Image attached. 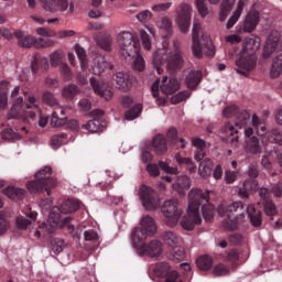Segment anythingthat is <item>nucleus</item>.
Returning <instances> with one entry per match:
<instances>
[{
	"mask_svg": "<svg viewBox=\"0 0 282 282\" xmlns=\"http://www.w3.org/2000/svg\"><path fill=\"white\" fill-rule=\"evenodd\" d=\"M167 139L171 140L173 144H178L180 149H184V147H186L184 139H177V129L175 128H171L167 131Z\"/></svg>",
	"mask_w": 282,
	"mask_h": 282,
	"instance_id": "de8ad7c7",
	"label": "nucleus"
},
{
	"mask_svg": "<svg viewBox=\"0 0 282 282\" xmlns=\"http://www.w3.org/2000/svg\"><path fill=\"white\" fill-rule=\"evenodd\" d=\"M153 149L158 155H162V153H166V139H164V135L159 134L153 140Z\"/></svg>",
	"mask_w": 282,
	"mask_h": 282,
	"instance_id": "e433bc0d",
	"label": "nucleus"
},
{
	"mask_svg": "<svg viewBox=\"0 0 282 282\" xmlns=\"http://www.w3.org/2000/svg\"><path fill=\"white\" fill-rule=\"evenodd\" d=\"M192 52L196 58H202L204 54L215 56V46L210 36L202 31L199 24H194L192 30Z\"/></svg>",
	"mask_w": 282,
	"mask_h": 282,
	"instance_id": "7ed1b4c3",
	"label": "nucleus"
},
{
	"mask_svg": "<svg viewBox=\"0 0 282 282\" xmlns=\"http://www.w3.org/2000/svg\"><path fill=\"white\" fill-rule=\"evenodd\" d=\"M50 63L52 67H58L63 63V52L54 51L50 54Z\"/></svg>",
	"mask_w": 282,
	"mask_h": 282,
	"instance_id": "5fc2aeb1",
	"label": "nucleus"
},
{
	"mask_svg": "<svg viewBox=\"0 0 282 282\" xmlns=\"http://www.w3.org/2000/svg\"><path fill=\"white\" fill-rule=\"evenodd\" d=\"M51 246L54 254H61V251L65 248V241H63V239L55 238L51 241Z\"/></svg>",
	"mask_w": 282,
	"mask_h": 282,
	"instance_id": "bf43d9fd",
	"label": "nucleus"
},
{
	"mask_svg": "<svg viewBox=\"0 0 282 282\" xmlns=\"http://www.w3.org/2000/svg\"><path fill=\"white\" fill-rule=\"evenodd\" d=\"M200 80H202V72L192 70L186 76L185 83L189 89H195V87L199 85Z\"/></svg>",
	"mask_w": 282,
	"mask_h": 282,
	"instance_id": "c9c22d12",
	"label": "nucleus"
},
{
	"mask_svg": "<svg viewBox=\"0 0 282 282\" xmlns=\"http://www.w3.org/2000/svg\"><path fill=\"white\" fill-rule=\"evenodd\" d=\"M141 254H147L152 259H160L162 252H164V247L160 240H152L148 245H143L142 249L139 251Z\"/></svg>",
	"mask_w": 282,
	"mask_h": 282,
	"instance_id": "a211bd4d",
	"label": "nucleus"
},
{
	"mask_svg": "<svg viewBox=\"0 0 282 282\" xmlns=\"http://www.w3.org/2000/svg\"><path fill=\"white\" fill-rule=\"evenodd\" d=\"M256 182L246 181L243 186L238 189V196L241 199H248L250 197L251 185H256Z\"/></svg>",
	"mask_w": 282,
	"mask_h": 282,
	"instance_id": "864d4df0",
	"label": "nucleus"
},
{
	"mask_svg": "<svg viewBox=\"0 0 282 282\" xmlns=\"http://www.w3.org/2000/svg\"><path fill=\"white\" fill-rule=\"evenodd\" d=\"M95 41L101 50L109 52L111 50V45L113 43V39L109 33H100L95 37Z\"/></svg>",
	"mask_w": 282,
	"mask_h": 282,
	"instance_id": "7c9ffc66",
	"label": "nucleus"
},
{
	"mask_svg": "<svg viewBox=\"0 0 282 282\" xmlns=\"http://www.w3.org/2000/svg\"><path fill=\"white\" fill-rule=\"evenodd\" d=\"M137 19L140 23H149L153 19V13L150 10H143L137 14Z\"/></svg>",
	"mask_w": 282,
	"mask_h": 282,
	"instance_id": "774afa93",
	"label": "nucleus"
},
{
	"mask_svg": "<svg viewBox=\"0 0 282 282\" xmlns=\"http://www.w3.org/2000/svg\"><path fill=\"white\" fill-rule=\"evenodd\" d=\"M42 100L45 102V105H48V107H56L58 105V99L54 96V94L50 91H44L42 95Z\"/></svg>",
	"mask_w": 282,
	"mask_h": 282,
	"instance_id": "4d7b16f0",
	"label": "nucleus"
},
{
	"mask_svg": "<svg viewBox=\"0 0 282 282\" xmlns=\"http://www.w3.org/2000/svg\"><path fill=\"white\" fill-rule=\"evenodd\" d=\"M3 193L7 197H9V199H21V197L25 195V189L9 186L6 189H3Z\"/></svg>",
	"mask_w": 282,
	"mask_h": 282,
	"instance_id": "37998d69",
	"label": "nucleus"
},
{
	"mask_svg": "<svg viewBox=\"0 0 282 282\" xmlns=\"http://www.w3.org/2000/svg\"><path fill=\"white\" fill-rule=\"evenodd\" d=\"M141 230H144L149 236L155 235L158 232V225L155 224V220L151 216H143L141 218Z\"/></svg>",
	"mask_w": 282,
	"mask_h": 282,
	"instance_id": "c756f323",
	"label": "nucleus"
},
{
	"mask_svg": "<svg viewBox=\"0 0 282 282\" xmlns=\"http://www.w3.org/2000/svg\"><path fill=\"white\" fill-rule=\"evenodd\" d=\"M40 3L46 12H67L72 14L75 10L74 1L70 0H40Z\"/></svg>",
	"mask_w": 282,
	"mask_h": 282,
	"instance_id": "4468645a",
	"label": "nucleus"
},
{
	"mask_svg": "<svg viewBox=\"0 0 282 282\" xmlns=\"http://www.w3.org/2000/svg\"><path fill=\"white\" fill-rule=\"evenodd\" d=\"M184 63L180 42L174 41L173 44L158 48L152 58V65L156 74H162V65L166 64L167 69H177Z\"/></svg>",
	"mask_w": 282,
	"mask_h": 282,
	"instance_id": "f03ea898",
	"label": "nucleus"
},
{
	"mask_svg": "<svg viewBox=\"0 0 282 282\" xmlns=\"http://www.w3.org/2000/svg\"><path fill=\"white\" fill-rule=\"evenodd\" d=\"M236 67H238L236 68V72L237 74H240V76H250V72L257 67V55L241 53V56L236 59Z\"/></svg>",
	"mask_w": 282,
	"mask_h": 282,
	"instance_id": "2eb2a0df",
	"label": "nucleus"
},
{
	"mask_svg": "<svg viewBox=\"0 0 282 282\" xmlns=\"http://www.w3.org/2000/svg\"><path fill=\"white\" fill-rule=\"evenodd\" d=\"M148 237L149 235L144 229L135 228L132 232V246L140 251L147 245L145 241Z\"/></svg>",
	"mask_w": 282,
	"mask_h": 282,
	"instance_id": "cd10ccee",
	"label": "nucleus"
},
{
	"mask_svg": "<svg viewBox=\"0 0 282 282\" xmlns=\"http://www.w3.org/2000/svg\"><path fill=\"white\" fill-rule=\"evenodd\" d=\"M198 174L200 177H210L213 175V160L206 158L199 163Z\"/></svg>",
	"mask_w": 282,
	"mask_h": 282,
	"instance_id": "f704fd0d",
	"label": "nucleus"
},
{
	"mask_svg": "<svg viewBox=\"0 0 282 282\" xmlns=\"http://www.w3.org/2000/svg\"><path fill=\"white\" fill-rule=\"evenodd\" d=\"M58 213V206L51 209L47 221L42 223L34 231L33 236L35 239H42V237H47V235H54L58 228H65V221H68L69 218L61 221V216Z\"/></svg>",
	"mask_w": 282,
	"mask_h": 282,
	"instance_id": "20e7f679",
	"label": "nucleus"
},
{
	"mask_svg": "<svg viewBox=\"0 0 282 282\" xmlns=\"http://www.w3.org/2000/svg\"><path fill=\"white\" fill-rule=\"evenodd\" d=\"M210 192L203 193L202 189H191L188 194L187 214L181 221L184 230H193L195 226L202 224V216L199 215V207L202 206L203 218L205 221H213L215 217V206L209 203Z\"/></svg>",
	"mask_w": 282,
	"mask_h": 282,
	"instance_id": "f257e3e1",
	"label": "nucleus"
},
{
	"mask_svg": "<svg viewBox=\"0 0 282 282\" xmlns=\"http://www.w3.org/2000/svg\"><path fill=\"white\" fill-rule=\"evenodd\" d=\"M166 257H169L172 261H182L184 257H186V252L184 248L180 246L171 247L166 250Z\"/></svg>",
	"mask_w": 282,
	"mask_h": 282,
	"instance_id": "72a5a7b5",
	"label": "nucleus"
},
{
	"mask_svg": "<svg viewBox=\"0 0 282 282\" xmlns=\"http://www.w3.org/2000/svg\"><path fill=\"white\" fill-rule=\"evenodd\" d=\"M246 3H248V0H238L236 10L226 23L227 30H230V28L239 21L243 12V8H246Z\"/></svg>",
	"mask_w": 282,
	"mask_h": 282,
	"instance_id": "c85d7f7f",
	"label": "nucleus"
},
{
	"mask_svg": "<svg viewBox=\"0 0 282 282\" xmlns=\"http://www.w3.org/2000/svg\"><path fill=\"white\" fill-rule=\"evenodd\" d=\"M246 149L249 153H261V145L259 144V139L257 137H252L251 139H249V141H247Z\"/></svg>",
	"mask_w": 282,
	"mask_h": 282,
	"instance_id": "8fccbe9b",
	"label": "nucleus"
},
{
	"mask_svg": "<svg viewBox=\"0 0 282 282\" xmlns=\"http://www.w3.org/2000/svg\"><path fill=\"white\" fill-rule=\"evenodd\" d=\"M278 45H279V37H275L274 40H272V36H269V39L265 42L262 56L264 58H270V55L273 54Z\"/></svg>",
	"mask_w": 282,
	"mask_h": 282,
	"instance_id": "a19ab883",
	"label": "nucleus"
},
{
	"mask_svg": "<svg viewBox=\"0 0 282 282\" xmlns=\"http://www.w3.org/2000/svg\"><path fill=\"white\" fill-rule=\"evenodd\" d=\"M66 142H67V134L58 133L51 137L50 145L52 147V149L56 150V149H61V147H63V144H65Z\"/></svg>",
	"mask_w": 282,
	"mask_h": 282,
	"instance_id": "c03bdc74",
	"label": "nucleus"
},
{
	"mask_svg": "<svg viewBox=\"0 0 282 282\" xmlns=\"http://www.w3.org/2000/svg\"><path fill=\"white\" fill-rule=\"evenodd\" d=\"M161 212L164 217V223L170 228L177 226L180 217H182V209L180 208V200L170 198L163 202Z\"/></svg>",
	"mask_w": 282,
	"mask_h": 282,
	"instance_id": "9d476101",
	"label": "nucleus"
},
{
	"mask_svg": "<svg viewBox=\"0 0 282 282\" xmlns=\"http://www.w3.org/2000/svg\"><path fill=\"white\" fill-rule=\"evenodd\" d=\"M163 240L169 248H174L177 246V243H180V238L173 231H165L163 235Z\"/></svg>",
	"mask_w": 282,
	"mask_h": 282,
	"instance_id": "49530a36",
	"label": "nucleus"
},
{
	"mask_svg": "<svg viewBox=\"0 0 282 282\" xmlns=\"http://www.w3.org/2000/svg\"><path fill=\"white\" fill-rule=\"evenodd\" d=\"M237 121L236 126H232L230 123H226L223 131L227 135H235V133H239V129L243 127L250 120V113H248L246 110H241L238 108V112L236 115Z\"/></svg>",
	"mask_w": 282,
	"mask_h": 282,
	"instance_id": "dca6fc26",
	"label": "nucleus"
},
{
	"mask_svg": "<svg viewBox=\"0 0 282 282\" xmlns=\"http://www.w3.org/2000/svg\"><path fill=\"white\" fill-rule=\"evenodd\" d=\"M50 67V59L47 57H35V59L32 63V72L36 74L39 69L41 72H47V68Z\"/></svg>",
	"mask_w": 282,
	"mask_h": 282,
	"instance_id": "4c0bfd02",
	"label": "nucleus"
},
{
	"mask_svg": "<svg viewBox=\"0 0 282 282\" xmlns=\"http://www.w3.org/2000/svg\"><path fill=\"white\" fill-rule=\"evenodd\" d=\"M160 89L163 94L171 96V94H175L180 89V82L175 78L163 77Z\"/></svg>",
	"mask_w": 282,
	"mask_h": 282,
	"instance_id": "a878e982",
	"label": "nucleus"
},
{
	"mask_svg": "<svg viewBox=\"0 0 282 282\" xmlns=\"http://www.w3.org/2000/svg\"><path fill=\"white\" fill-rule=\"evenodd\" d=\"M52 167L46 166L43 170H40L35 174V181L29 182L26 184V188L30 193H41V191H46L47 195H50V188H54L56 186V181L52 177Z\"/></svg>",
	"mask_w": 282,
	"mask_h": 282,
	"instance_id": "39448f33",
	"label": "nucleus"
},
{
	"mask_svg": "<svg viewBox=\"0 0 282 282\" xmlns=\"http://www.w3.org/2000/svg\"><path fill=\"white\" fill-rule=\"evenodd\" d=\"M194 3L196 10H198L199 17H202V19H206L210 13V10H208V6L206 4V0H195Z\"/></svg>",
	"mask_w": 282,
	"mask_h": 282,
	"instance_id": "3c124183",
	"label": "nucleus"
},
{
	"mask_svg": "<svg viewBox=\"0 0 282 282\" xmlns=\"http://www.w3.org/2000/svg\"><path fill=\"white\" fill-rule=\"evenodd\" d=\"M77 208H80V200L78 199H67L62 204V207L58 208L59 221H64V219H68L65 221L64 228H67L68 230H74V225L69 224V220L72 218L69 217L61 218V213H64V215H67V213H75Z\"/></svg>",
	"mask_w": 282,
	"mask_h": 282,
	"instance_id": "f3484780",
	"label": "nucleus"
},
{
	"mask_svg": "<svg viewBox=\"0 0 282 282\" xmlns=\"http://www.w3.org/2000/svg\"><path fill=\"white\" fill-rule=\"evenodd\" d=\"M246 210L252 226H254L256 228H259V226H261L262 224L261 212H257V209L254 208V205L247 206Z\"/></svg>",
	"mask_w": 282,
	"mask_h": 282,
	"instance_id": "473e14b6",
	"label": "nucleus"
},
{
	"mask_svg": "<svg viewBox=\"0 0 282 282\" xmlns=\"http://www.w3.org/2000/svg\"><path fill=\"white\" fill-rule=\"evenodd\" d=\"M83 127L84 129H86V131H89L90 133H98V131H100V121L94 119L88 121Z\"/></svg>",
	"mask_w": 282,
	"mask_h": 282,
	"instance_id": "0e129e2a",
	"label": "nucleus"
},
{
	"mask_svg": "<svg viewBox=\"0 0 282 282\" xmlns=\"http://www.w3.org/2000/svg\"><path fill=\"white\" fill-rule=\"evenodd\" d=\"M252 127L256 129L258 135H264L262 142L268 144V142H275L276 144H282V134L279 129H273L270 132H265V122L261 121L257 115L251 117Z\"/></svg>",
	"mask_w": 282,
	"mask_h": 282,
	"instance_id": "9b49d317",
	"label": "nucleus"
},
{
	"mask_svg": "<svg viewBox=\"0 0 282 282\" xmlns=\"http://www.w3.org/2000/svg\"><path fill=\"white\" fill-rule=\"evenodd\" d=\"M197 265H198L199 270H203L206 272V271L210 270V268H213V258H210L208 256H203L197 259Z\"/></svg>",
	"mask_w": 282,
	"mask_h": 282,
	"instance_id": "603ef678",
	"label": "nucleus"
},
{
	"mask_svg": "<svg viewBox=\"0 0 282 282\" xmlns=\"http://www.w3.org/2000/svg\"><path fill=\"white\" fill-rule=\"evenodd\" d=\"M166 264H160L159 267L154 268V272L156 276H165V282H184L182 281V276L175 270L166 271Z\"/></svg>",
	"mask_w": 282,
	"mask_h": 282,
	"instance_id": "5701e85b",
	"label": "nucleus"
},
{
	"mask_svg": "<svg viewBox=\"0 0 282 282\" xmlns=\"http://www.w3.org/2000/svg\"><path fill=\"white\" fill-rule=\"evenodd\" d=\"M80 94V89L76 85H67L62 90V96L65 100H74Z\"/></svg>",
	"mask_w": 282,
	"mask_h": 282,
	"instance_id": "58836bf2",
	"label": "nucleus"
},
{
	"mask_svg": "<svg viewBox=\"0 0 282 282\" xmlns=\"http://www.w3.org/2000/svg\"><path fill=\"white\" fill-rule=\"evenodd\" d=\"M185 188H191V178L186 175L178 176L176 183L173 184V189L182 193Z\"/></svg>",
	"mask_w": 282,
	"mask_h": 282,
	"instance_id": "79ce46f5",
	"label": "nucleus"
},
{
	"mask_svg": "<svg viewBox=\"0 0 282 282\" xmlns=\"http://www.w3.org/2000/svg\"><path fill=\"white\" fill-rule=\"evenodd\" d=\"M67 123V118L65 117V108L58 104L53 107V112L51 117V126L54 129L64 127Z\"/></svg>",
	"mask_w": 282,
	"mask_h": 282,
	"instance_id": "412c9836",
	"label": "nucleus"
},
{
	"mask_svg": "<svg viewBox=\"0 0 282 282\" xmlns=\"http://www.w3.org/2000/svg\"><path fill=\"white\" fill-rule=\"evenodd\" d=\"M142 113V105L138 104L134 108L126 112V120H135Z\"/></svg>",
	"mask_w": 282,
	"mask_h": 282,
	"instance_id": "69168bd1",
	"label": "nucleus"
},
{
	"mask_svg": "<svg viewBox=\"0 0 282 282\" xmlns=\"http://www.w3.org/2000/svg\"><path fill=\"white\" fill-rule=\"evenodd\" d=\"M282 74V54L278 55L272 64L271 67L269 69V76L270 78H272L273 80L279 78Z\"/></svg>",
	"mask_w": 282,
	"mask_h": 282,
	"instance_id": "2f4dec72",
	"label": "nucleus"
},
{
	"mask_svg": "<svg viewBox=\"0 0 282 282\" xmlns=\"http://www.w3.org/2000/svg\"><path fill=\"white\" fill-rule=\"evenodd\" d=\"M130 61H133L132 67L137 72H142L144 69V57H142L139 52H137V54Z\"/></svg>",
	"mask_w": 282,
	"mask_h": 282,
	"instance_id": "13d9d810",
	"label": "nucleus"
},
{
	"mask_svg": "<svg viewBox=\"0 0 282 282\" xmlns=\"http://www.w3.org/2000/svg\"><path fill=\"white\" fill-rule=\"evenodd\" d=\"M159 166L162 171H164L167 175H177L180 170L177 167L171 166L166 161H160Z\"/></svg>",
	"mask_w": 282,
	"mask_h": 282,
	"instance_id": "6e6d98bb",
	"label": "nucleus"
},
{
	"mask_svg": "<svg viewBox=\"0 0 282 282\" xmlns=\"http://www.w3.org/2000/svg\"><path fill=\"white\" fill-rule=\"evenodd\" d=\"M176 17L175 23L178 26V30L186 34L191 29V21L193 19V6L183 2L176 7Z\"/></svg>",
	"mask_w": 282,
	"mask_h": 282,
	"instance_id": "f8f14e48",
	"label": "nucleus"
},
{
	"mask_svg": "<svg viewBox=\"0 0 282 282\" xmlns=\"http://www.w3.org/2000/svg\"><path fill=\"white\" fill-rule=\"evenodd\" d=\"M40 106H25L23 97H19L14 100L13 107L10 110L9 118H21L22 120H34L36 116H40Z\"/></svg>",
	"mask_w": 282,
	"mask_h": 282,
	"instance_id": "1a4fd4ad",
	"label": "nucleus"
},
{
	"mask_svg": "<svg viewBox=\"0 0 282 282\" xmlns=\"http://www.w3.org/2000/svg\"><path fill=\"white\" fill-rule=\"evenodd\" d=\"M259 25V11H250L242 24L241 32H253Z\"/></svg>",
	"mask_w": 282,
	"mask_h": 282,
	"instance_id": "393cba45",
	"label": "nucleus"
},
{
	"mask_svg": "<svg viewBox=\"0 0 282 282\" xmlns=\"http://www.w3.org/2000/svg\"><path fill=\"white\" fill-rule=\"evenodd\" d=\"M214 276H226V274H230V269L225 264H218L213 270Z\"/></svg>",
	"mask_w": 282,
	"mask_h": 282,
	"instance_id": "338daca9",
	"label": "nucleus"
},
{
	"mask_svg": "<svg viewBox=\"0 0 282 282\" xmlns=\"http://www.w3.org/2000/svg\"><path fill=\"white\" fill-rule=\"evenodd\" d=\"M107 69H111V65L107 63L105 56L100 54H95L89 72L95 76H101L102 74H105V72H107Z\"/></svg>",
	"mask_w": 282,
	"mask_h": 282,
	"instance_id": "6ab92c4d",
	"label": "nucleus"
},
{
	"mask_svg": "<svg viewBox=\"0 0 282 282\" xmlns=\"http://www.w3.org/2000/svg\"><path fill=\"white\" fill-rule=\"evenodd\" d=\"M120 45V54L126 61H131L138 52H140V44L135 42L133 34L129 31H122L118 34Z\"/></svg>",
	"mask_w": 282,
	"mask_h": 282,
	"instance_id": "6e6552de",
	"label": "nucleus"
},
{
	"mask_svg": "<svg viewBox=\"0 0 282 282\" xmlns=\"http://www.w3.org/2000/svg\"><path fill=\"white\" fill-rule=\"evenodd\" d=\"M39 217V213L36 212H29L25 216H17L15 217V226L18 230H28L34 221H36Z\"/></svg>",
	"mask_w": 282,
	"mask_h": 282,
	"instance_id": "4be33fe9",
	"label": "nucleus"
},
{
	"mask_svg": "<svg viewBox=\"0 0 282 282\" xmlns=\"http://www.w3.org/2000/svg\"><path fill=\"white\" fill-rule=\"evenodd\" d=\"M237 0H224L220 4V12H219V21H224L225 19L228 18V14H230V10H232V6Z\"/></svg>",
	"mask_w": 282,
	"mask_h": 282,
	"instance_id": "ea45409f",
	"label": "nucleus"
},
{
	"mask_svg": "<svg viewBox=\"0 0 282 282\" xmlns=\"http://www.w3.org/2000/svg\"><path fill=\"white\" fill-rule=\"evenodd\" d=\"M139 198L145 210H155V208H160V197L158 196V193L147 185L140 187Z\"/></svg>",
	"mask_w": 282,
	"mask_h": 282,
	"instance_id": "ddd939ff",
	"label": "nucleus"
},
{
	"mask_svg": "<svg viewBox=\"0 0 282 282\" xmlns=\"http://www.w3.org/2000/svg\"><path fill=\"white\" fill-rule=\"evenodd\" d=\"M246 208L243 203L234 202L227 207V219L224 223V226L227 230L237 229L238 224H243L246 221Z\"/></svg>",
	"mask_w": 282,
	"mask_h": 282,
	"instance_id": "0eeeda50",
	"label": "nucleus"
},
{
	"mask_svg": "<svg viewBox=\"0 0 282 282\" xmlns=\"http://www.w3.org/2000/svg\"><path fill=\"white\" fill-rule=\"evenodd\" d=\"M8 82L0 83V109H6L8 107Z\"/></svg>",
	"mask_w": 282,
	"mask_h": 282,
	"instance_id": "a18cd8bd",
	"label": "nucleus"
},
{
	"mask_svg": "<svg viewBox=\"0 0 282 282\" xmlns=\"http://www.w3.org/2000/svg\"><path fill=\"white\" fill-rule=\"evenodd\" d=\"M18 39V45L20 47H35L36 50H47V47H54L56 41L52 39L35 37L34 35H28L23 31H17L14 33Z\"/></svg>",
	"mask_w": 282,
	"mask_h": 282,
	"instance_id": "423d86ee",
	"label": "nucleus"
},
{
	"mask_svg": "<svg viewBox=\"0 0 282 282\" xmlns=\"http://www.w3.org/2000/svg\"><path fill=\"white\" fill-rule=\"evenodd\" d=\"M260 46L261 41L259 40V37H247L243 41L241 54L254 56V52H257V50H259Z\"/></svg>",
	"mask_w": 282,
	"mask_h": 282,
	"instance_id": "bb28decb",
	"label": "nucleus"
},
{
	"mask_svg": "<svg viewBox=\"0 0 282 282\" xmlns=\"http://www.w3.org/2000/svg\"><path fill=\"white\" fill-rule=\"evenodd\" d=\"M90 85L97 96L104 98V100H111L113 98V90L108 87L107 83L98 82L96 78H90Z\"/></svg>",
	"mask_w": 282,
	"mask_h": 282,
	"instance_id": "aec40b11",
	"label": "nucleus"
},
{
	"mask_svg": "<svg viewBox=\"0 0 282 282\" xmlns=\"http://www.w3.org/2000/svg\"><path fill=\"white\" fill-rule=\"evenodd\" d=\"M75 52L78 56L80 67H82L83 72H85L87 69V53H85V48H83L78 44L75 45Z\"/></svg>",
	"mask_w": 282,
	"mask_h": 282,
	"instance_id": "09e8293b",
	"label": "nucleus"
},
{
	"mask_svg": "<svg viewBox=\"0 0 282 282\" xmlns=\"http://www.w3.org/2000/svg\"><path fill=\"white\" fill-rule=\"evenodd\" d=\"M112 85H115L117 89H129L131 87V75L124 72H117L112 75Z\"/></svg>",
	"mask_w": 282,
	"mask_h": 282,
	"instance_id": "b1692460",
	"label": "nucleus"
},
{
	"mask_svg": "<svg viewBox=\"0 0 282 282\" xmlns=\"http://www.w3.org/2000/svg\"><path fill=\"white\" fill-rule=\"evenodd\" d=\"M139 36L141 39L143 50H151V37L149 36V33L144 30H140Z\"/></svg>",
	"mask_w": 282,
	"mask_h": 282,
	"instance_id": "680f3d73",
	"label": "nucleus"
},
{
	"mask_svg": "<svg viewBox=\"0 0 282 282\" xmlns=\"http://www.w3.org/2000/svg\"><path fill=\"white\" fill-rule=\"evenodd\" d=\"M139 36L141 39L143 50H151V37L149 36V33L144 30H140Z\"/></svg>",
	"mask_w": 282,
	"mask_h": 282,
	"instance_id": "052dcab7",
	"label": "nucleus"
},
{
	"mask_svg": "<svg viewBox=\"0 0 282 282\" xmlns=\"http://www.w3.org/2000/svg\"><path fill=\"white\" fill-rule=\"evenodd\" d=\"M84 239L85 241H91L93 243H100V236L93 229L84 232Z\"/></svg>",
	"mask_w": 282,
	"mask_h": 282,
	"instance_id": "e2e57ef3",
	"label": "nucleus"
}]
</instances>
